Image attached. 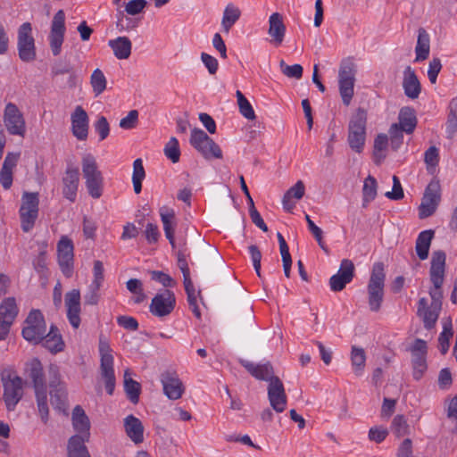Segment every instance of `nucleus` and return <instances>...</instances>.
<instances>
[{
	"label": "nucleus",
	"mask_w": 457,
	"mask_h": 457,
	"mask_svg": "<svg viewBox=\"0 0 457 457\" xmlns=\"http://www.w3.org/2000/svg\"><path fill=\"white\" fill-rule=\"evenodd\" d=\"M25 372L33 384L37 410L43 423L46 424L49 418L47 403V386L42 362L33 358L26 362Z\"/></svg>",
	"instance_id": "1"
},
{
	"label": "nucleus",
	"mask_w": 457,
	"mask_h": 457,
	"mask_svg": "<svg viewBox=\"0 0 457 457\" xmlns=\"http://www.w3.org/2000/svg\"><path fill=\"white\" fill-rule=\"evenodd\" d=\"M1 378L4 387L3 398L8 411H14L23 397V380L13 369L7 368L2 370Z\"/></svg>",
	"instance_id": "2"
},
{
	"label": "nucleus",
	"mask_w": 457,
	"mask_h": 457,
	"mask_svg": "<svg viewBox=\"0 0 457 457\" xmlns=\"http://www.w3.org/2000/svg\"><path fill=\"white\" fill-rule=\"evenodd\" d=\"M81 165L88 195L95 199L100 198L104 190V177L96 158L91 154H85L82 157Z\"/></svg>",
	"instance_id": "3"
},
{
	"label": "nucleus",
	"mask_w": 457,
	"mask_h": 457,
	"mask_svg": "<svg viewBox=\"0 0 457 457\" xmlns=\"http://www.w3.org/2000/svg\"><path fill=\"white\" fill-rule=\"evenodd\" d=\"M385 266L383 262H375L367 286L368 303L371 312H378L384 300Z\"/></svg>",
	"instance_id": "4"
},
{
	"label": "nucleus",
	"mask_w": 457,
	"mask_h": 457,
	"mask_svg": "<svg viewBox=\"0 0 457 457\" xmlns=\"http://www.w3.org/2000/svg\"><path fill=\"white\" fill-rule=\"evenodd\" d=\"M446 255L444 251L438 250L433 253L431 258V266L429 270L430 280L433 287L429 290L430 297L433 301L432 305L441 302L443 297L442 286L445 280Z\"/></svg>",
	"instance_id": "5"
},
{
	"label": "nucleus",
	"mask_w": 457,
	"mask_h": 457,
	"mask_svg": "<svg viewBox=\"0 0 457 457\" xmlns=\"http://www.w3.org/2000/svg\"><path fill=\"white\" fill-rule=\"evenodd\" d=\"M112 350L103 335L99 337L100 371L108 395H112L115 388Z\"/></svg>",
	"instance_id": "6"
},
{
	"label": "nucleus",
	"mask_w": 457,
	"mask_h": 457,
	"mask_svg": "<svg viewBox=\"0 0 457 457\" xmlns=\"http://www.w3.org/2000/svg\"><path fill=\"white\" fill-rule=\"evenodd\" d=\"M367 114L362 109H358L351 118L348 128V144L356 153L362 152L366 139Z\"/></svg>",
	"instance_id": "7"
},
{
	"label": "nucleus",
	"mask_w": 457,
	"mask_h": 457,
	"mask_svg": "<svg viewBox=\"0 0 457 457\" xmlns=\"http://www.w3.org/2000/svg\"><path fill=\"white\" fill-rule=\"evenodd\" d=\"M19 210L21 227L24 232H29L38 216L39 198L37 193L24 192Z\"/></svg>",
	"instance_id": "8"
},
{
	"label": "nucleus",
	"mask_w": 457,
	"mask_h": 457,
	"mask_svg": "<svg viewBox=\"0 0 457 457\" xmlns=\"http://www.w3.org/2000/svg\"><path fill=\"white\" fill-rule=\"evenodd\" d=\"M189 142L207 160L222 158V151L219 145L200 129H192Z\"/></svg>",
	"instance_id": "9"
},
{
	"label": "nucleus",
	"mask_w": 457,
	"mask_h": 457,
	"mask_svg": "<svg viewBox=\"0 0 457 457\" xmlns=\"http://www.w3.org/2000/svg\"><path fill=\"white\" fill-rule=\"evenodd\" d=\"M46 332V324L44 315L39 310H32L26 320L25 326L22 328V337L25 340L34 345L41 342L43 336Z\"/></svg>",
	"instance_id": "10"
},
{
	"label": "nucleus",
	"mask_w": 457,
	"mask_h": 457,
	"mask_svg": "<svg viewBox=\"0 0 457 457\" xmlns=\"http://www.w3.org/2000/svg\"><path fill=\"white\" fill-rule=\"evenodd\" d=\"M18 54L22 62H29L36 59L35 40L29 22L22 23L18 29Z\"/></svg>",
	"instance_id": "11"
},
{
	"label": "nucleus",
	"mask_w": 457,
	"mask_h": 457,
	"mask_svg": "<svg viewBox=\"0 0 457 457\" xmlns=\"http://www.w3.org/2000/svg\"><path fill=\"white\" fill-rule=\"evenodd\" d=\"M441 201V187L438 180H431L427 186L419 207L420 219L432 216Z\"/></svg>",
	"instance_id": "12"
},
{
	"label": "nucleus",
	"mask_w": 457,
	"mask_h": 457,
	"mask_svg": "<svg viewBox=\"0 0 457 457\" xmlns=\"http://www.w3.org/2000/svg\"><path fill=\"white\" fill-rule=\"evenodd\" d=\"M4 123L10 135L24 137L26 122L22 112L13 103H8L4 111Z\"/></svg>",
	"instance_id": "13"
},
{
	"label": "nucleus",
	"mask_w": 457,
	"mask_h": 457,
	"mask_svg": "<svg viewBox=\"0 0 457 457\" xmlns=\"http://www.w3.org/2000/svg\"><path fill=\"white\" fill-rule=\"evenodd\" d=\"M65 31V13L62 10H59L53 18L48 36L50 48L54 56H58L62 52Z\"/></svg>",
	"instance_id": "14"
},
{
	"label": "nucleus",
	"mask_w": 457,
	"mask_h": 457,
	"mask_svg": "<svg viewBox=\"0 0 457 457\" xmlns=\"http://www.w3.org/2000/svg\"><path fill=\"white\" fill-rule=\"evenodd\" d=\"M411 354L412 376L415 380H420L426 372L428 346L423 339H415L410 347Z\"/></svg>",
	"instance_id": "15"
},
{
	"label": "nucleus",
	"mask_w": 457,
	"mask_h": 457,
	"mask_svg": "<svg viewBox=\"0 0 457 457\" xmlns=\"http://www.w3.org/2000/svg\"><path fill=\"white\" fill-rule=\"evenodd\" d=\"M175 306V294L169 289H165L154 295L151 301L149 311L154 316L163 318L170 315Z\"/></svg>",
	"instance_id": "16"
},
{
	"label": "nucleus",
	"mask_w": 457,
	"mask_h": 457,
	"mask_svg": "<svg viewBox=\"0 0 457 457\" xmlns=\"http://www.w3.org/2000/svg\"><path fill=\"white\" fill-rule=\"evenodd\" d=\"M74 246L72 241L62 237L57 244L58 263L63 275L71 277L73 272Z\"/></svg>",
	"instance_id": "17"
},
{
	"label": "nucleus",
	"mask_w": 457,
	"mask_h": 457,
	"mask_svg": "<svg viewBox=\"0 0 457 457\" xmlns=\"http://www.w3.org/2000/svg\"><path fill=\"white\" fill-rule=\"evenodd\" d=\"M160 380L162 385L163 394L170 400H178L182 397L185 386L176 371H163L161 374Z\"/></svg>",
	"instance_id": "18"
},
{
	"label": "nucleus",
	"mask_w": 457,
	"mask_h": 457,
	"mask_svg": "<svg viewBox=\"0 0 457 457\" xmlns=\"http://www.w3.org/2000/svg\"><path fill=\"white\" fill-rule=\"evenodd\" d=\"M18 307L13 297L5 298L0 304V340L4 339L13 323L17 314Z\"/></svg>",
	"instance_id": "19"
},
{
	"label": "nucleus",
	"mask_w": 457,
	"mask_h": 457,
	"mask_svg": "<svg viewBox=\"0 0 457 457\" xmlns=\"http://www.w3.org/2000/svg\"><path fill=\"white\" fill-rule=\"evenodd\" d=\"M354 277V265L349 259L341 262L338 271L329 278V287L333 292L342 291Z\"/></svg>",
	"instance_id": "20"
},
{
	"label": "nucleus",
	"mask_w": 457,
	"mask_h": 457,
	"mask_svg": "<svg viewBox=\"0 0 457 457\" xmlns=\"http://www.w3.org/2000/svg\"><path fill=\"white\" fill-rule=\"evenodd\" d=\"M268 399L272 409L280 413L287 408V397L279 378H274L268 385Z\"/></svg>",
	"instance_id": "21"
},
{
	"label": "nucleus",
	"mask_w": 457,
	"mask_h": 457,
	"mask_svg": "<svg viewBox=\"0 0 457 457\" xmlns=\"http://www.w3.org/2000/svg\"><path fill=\"white\" fill-rule=\"evenodd\" d=\"M62 195L68 201L74 203L79 185V171L75 166H68L62 178Z\"/></svg>",
	"instance_id": "22"
},
{
	"label": "nucleus",
	"mask_w": 457,
	"mask_h": 457,
	"mask_svg": "<svg viewBox=\"0 0 457 457\" xmlns=\"http://www.w3.org/2000/svg\"><path fill=\"white\" fill-rule=\"evenodd\" d=\"M354 74L350 66H342L338 72L339 93L343 104L348 106L353 96Z\"/></svg>",
	"instance_id": "23"
},
{
	"label": "nucleus",
	"mask_w": 457,
	"mask_h": 457,
	"mask_svg": "<svg viewBox=\"0 0 457 457\" xmlns=\"http://www.w3.org/2000/svg\"><path fill=\"white\" fill-rule=\"evenodd\" d=\"M80 292L79 289H72L65 295V307L67 319L74 328L80 325Z\"/></svg>",
	"instance_id": "24"
},
{
	"label": "nucleus",
	"mask_w": 457,
	"mask_h": 457,
	"mask_svg": "<svg viewBox=\"0 0 457 457\" xmlns=\"http://www.w3.org/2000/svg\"><path fill=\"white\" fill-rule=\"evenodd\" d=\"M71 131L73 136L84 141L88 136L89 118L82 106L78 105L71 115Z\"/></svg>",
	"instance_id": "25"
},
{
	"label": "nucleus",
	"mask_w": 457,
	"mask_h": 457,
	"mask_svg": "<svg viewBox=\"0 0 457 457\" xmlns=\"http://www.w3.org/2000/svg\"><path fill=\"white\" fill-rule=\"evenodd\" d=\"M72 426L78 433L73 436H79L83 440H89L90 437V421L83 408L79 405L75 406L72 411Z\"/></svg>",
	"instance_id": "26"
},
{
	"label": "nucleus",
	"mask_w": 457,
	"mask_h": 457,
	"mask_svg": "<svg viewBox=\"0 0 457 457\" xmlns=\"http://www.w3.org/2000/svg\"><path fill=\"white\" fill-rule=\"evenodd\" d=\"M439 310L440 305L428 306V300L424 297L419 300L417 315L422 320L427 329H431L435 327L438 319Z\"/></svg>",
	"instance_id": "27"
},
{
	"label": "nucleus",
	"mask_w": 457,
	"mask_h": 457,
	"mask_svg": "<svg viewBox=\"0 0 457 457\" xmlns=\"http://www.w3.org/2000/svg\"><path fill=\"white\" fill-rule=\"evenodd\" d=\"M159 214L163 225L165 237L169 240L171 247L175 248L176 245L174 235L175 228L177 226L175 219V211L167 205H163L159 209Z\"/></svg>",
	"instance_id": "28"
},
{
	"label": "nucleus",
	"mask_w": 457,
	"mask_h": 457,
	"mask_svg": "<svg viewBox=\"0 0 457 457\" xmlns=\"http://www.w3.org/2000/svg\"><path fill=\"white\" fill-rule=\"evenodd\" d=\"M240 363L253 377L259 380L270 383L274 378H277L274 376L273 367L270 362L255 364L249 361L241 360Z\"/></svg>",
	"instance_id": "29"
},
{
	"label": "nucleus",
	"mask_w": 457,
	"mask_h": 457,
	"mask_svg": "<svg viewBox=\"0 0 457 457\" xmlns=\"http://www.w3.org/2000/svg\"><path fill=\"white\" fill-rule=\"evenodd\" d=\"M270 43L278 46L284 41L286 35V26L283 22L282 15L278 12H273L269 18V30Z\"/></svg>",
	"instance_id": "30"
},
{
	"label": "nucleus",
	"mask_w": 457,
	"mask_h": 457,
	"mask_svg": "<svg viewBox=\"0 0 457 457\" xmlns=\"http://www.w3.org/2000/svg\"><path fill=\"white\" fill-rule=\"evenodd\" d=\"M403 87L405 96L411 99L418 98L420 94V83L415 74V71L410 66H407L404 70Z\"/></svg>",
	"instance_id": "31"
},
{
	"label": "nucleus",
	"mask_w": 457,
	"mask_h": 457,
	"mask_svg": "<svg viewBox=\"0 0 457 457\" xmlns=\"http://www.w3.org/2000/svg\"><path fill=\"white\" fill-rule=\"evenodd\" d=\"M124 428L127 436L135 444L144 441V427L141 420L134 415H129L124 419Z\"/></svg>",
	"instance_id": "32"
},
{
	"label": "nucleus",
	"mask_w": 457,
	"mask_h": 457,
	"mask_svg": "<svg viewBox=\"0 0 457 457\" xmlns=\"http://www.w3.org/2000/svg\"><path fill=\"white\" fill-rule=\"evenodd\" d=\"M41 342L44 347L52 353H60L64 349V342L54 325H52L50 331L43 336Z\"/></svg>",
	"instance_id": "33"
},
{
	"label": "nucleus",
	"mask_w": 457,
	"mask_h": 457,
	"mask_svg": "<svg viewBox=\"0 0 457 457\" xmlns=\"http://www.w3.org/2000/svg\"><path fill=\"white\" fill-rule=\"evenodd\" d=\"M430 52V37L425 29L420 28L418 30V39L415 47V62H422L428 58Z\"/></svg>",
	"instance_id": "34"
},
{
	"label": "nucleus",
	"mask_w": 457,
	"mask_h": 457,
	"mask_svg": "<svg viewBox=\"0 0 457 457\" xmlns=\"http://www.w3.org/2000/svg\"><path fill=\"white\" fill-rule=\"evenodd\" d=\"M435 232L432 229L421 231L416 239L415 250L418 257L424 261L428 256V252Z\"/></svg>",
	"instance_id": "35"
},
{
	"label": "nucleus",
	"mask_w": 457,
	"mask_h": 457,
	"mask_svg": "<svg viewBox=\"0 0 457 457\" xmlns=\"http://www.w3.org/2000/svg\"><path fill=\"white\" fill-rule=\"evenodd\" d=\"M109 46L112 49L116 58L120 60L128 59L131 54L132 44L129 37H119L110 40Z\"/></svg>",
	"instance_id": "36"
},
{
	"label": "nucleus",
	"mask_w": 457,
	"mask_h": 457,
	"mask_svg": "<svg viewBox=\"0 0 457 457\" xmlns=\"http://www.w3.org/2000/svg\"><path fill=\"white\" fill-rule=\"evenodd\" d=\"M305 192V187L302 180H298L292 187H290L284 195L282 204L287 212H291L295 207L292 198L300 200Z\"/></svg>",
	"instance_id": "37"
},
{
	"label": "nucleus",
	"mask_w": 457,
	"mask_h": 457,
	"mask_svg": "<svg viewBox=\"0 0 457 457\" xmlns=\"http://www.w3.org/2000/svg\"><path fill=\"white\" fill-rule=\"evenodd\" d=\"M399 128L404 130L407 134H411L416 128L417 125V118L415 115V112L411 107H403L400 110L399 112Z\"/></svg>",
	"instance_id": "38"
},
{
	"label": "nucleus",
	"mask_w": 457,
	"mask_h": 457,
	"mask_svg": "<svg viewBox=\"0 0 457 457\" xmlns=\"http://www.w3.org/2000/svg\"><path fill=\"white\" fill-rule=\"evenodd\" d=\"M240 16V9L232 3L228 4L223 11V16L221 20V26L223 30L226 33H228L230 29L239 20Z\"/></svg>",
	"instance_id": "39"
},
{
	"label": "nucleus",
	"mask_w": 457,
	"mask_h": 457,
	"mask_svg": "<svg viewBox=\"0 0 457 457\" xmlns=\"http://www.w3.org/2000/svg\"><path fill=\"white\" fill-rule=\"evenodd\" d=\"M88 440H83L79 436H71L68 441V457H90L85 443Z\"/></svg>",
	"instance_id": "40"
},
{
	"label": "nucleus",
	"mask_w": 457,
	"mask_h": 457,
	"mask_svg": "<svg viewBox=\"0 0 457 457\" xmlns=\"http://www.w3.org/2000/svg\"><path fill=\"white\" fill-rule=\"evenodd\" d=\"M378 194V183L376 179L369 175L363 182L362 187V207L367 208L370 202H372Z\"/></svg>",
	"instance_id": "41"
},
{
	"label": "nucleus",
	"mask_w": 457,
	"mask_h": 457,
	"mask_svg": "<svg viewBox=\"0 0 457 457\" xmlns=\"http://www.w3.org/2000/svg\"><path fill=\"white\" fill-rule=\"evenodd\" d=\"M351 361L353 372L356 376H361L365 367L366 355L362 348L353 346Z\"/></svg>",
	"instance_id": "42"
},
{
	"label": "nucleus",
	"mask_w": 457,
	"mask_h": 457,
	"mask_svg": "<svg viewBox=\"0 0 457 457\" xmlns=\"http://www.w3.org/2000/svg\"><path fill=\"white\" fill-rule=\"evenodd\" d=\"M124 389L129 401L137 403L139 400L141 386L138 382L129 378V370H126L124 374Z\"/></svg>",
	"instance_id": "43"
},
{
	"label": "nucleus",
	"mask_w": 457,
	"mask_h": 457,
	"mask_svg": "<svg viewBox=\"0 0 457 457\" xmlns=\"http://www.w3.org/2000/svg\"><path fill=\"white\" fill-rule=\"evenodd\" d=\"M51 403L59 411H64L67 403L66 386L52 388L50 390Z\"/></svg>",
	"instance_id": "44"
},
{
	"label": "nucleus",
	"mask_w": 457,
	"mask_h": 457,
	"mask_svg": "<svg viewBox=\"0 0 457 457\" xmlns=\"http://www.w3.org/2000/svg\"><path fill=\"white\" fill-rule=\"evenodd\" d=\"M90 84L95 95H101L106 88V78L100 69H96L90 77Z\"/></svg>",
	"instance_id": "45"
},
{
	"label": "nucleus",
	"mask_w": 457,
	"mask_h": 457,
	"mask_svg": "<svg viewBox=\"0 0 457 457\" xmlns=\"http://www.w3.org/2000/svg\"><path fill=\"white\" fill-rule=\"evenodd\" d=\"M237 98V104L239 107L240 113L247 120H254L255 113L250 102L245 98L240 90L236 92Z\"/></svg>",
	"instance_id": "46"
},
{
	"label": "nucleus",
	"mask_w": 457,
	"mask_h": 457,
	"mask_svg": "<svg viewBox=\"0 0 457 457\" xmlns=\"http://www.w3.org/2000/svg\"><path fill=\"white\" fill-rule=\"evenodd\" d=\"M388 145V137L386 134H379L374 140V150L373 154L375 158L376 163H380V162L385 158V154H383V151L386 150Z\"/></svg>",
	"instance_id": "47"
},
{
	"label": "nucleus",
	"mask_w": 457,
	"mask_h": 457,
	"mask_svg": "<svg viewBox=\"0 0 457 457\" xmlns=\"http://www.w3.org/2000/svg\"><path fill=\"white\" fill-rule=\"evenodd\" d=\"M165 156L170 159L173 163L179 161L180 150L179 141L176 137H172L165 145L163 149Z\"/></svg>",
	"instance_id": "48"
},
{
	"label": "nucleus",
	"mask_w": 457,
	"mask_h": 457,
	"mask_svg": "<svg viewBox=\"0 0 457 457\" xmlns=\"http://www.w3.org/2000/svg\"><path fill=\"white\" fill-rule=\"evenodd\" d=\"M305 220L308 224V228L316 239L318 245L320 246L322 250H324L326 253L328 252V249L327 245H325L323 241V231L320 228H319L310 218L308 214L305 215Z\"/></svg>",
	"instance_id": "49"
},
{
	"label": "nucleus",
	"mask_w": 457,
	"mask_h": 457,
	"mask_svg": "<svg viewBox=\"0 0 457 457\" xmlns=\"http://www.w3.org/2000/svg\"><path fill=\"white\" fill-rule=\"evenodd\" d=\"M281 72L287 78L300 79L303 76V67L300 64L287 65L283 60L279 62Z\"/></svg>",
	"instance_id": "50"
},
{
	"label": "nucleus",
	"mask_w": 457,
	"mask_h": 457,
	"mask_svg": "<svg viewBox=\"0 0 457 457\" xmlns=\"http://www.w3.org/2000/svg\"><path fill=\"white\" fill-rule=\"evenodd\" d=\"M403 129L399 128V125L397 123H394L391 125L389 129V136H390V143L391 147L394 150H397L400 145L403 144Z\"/></svg>",
	"instance_id": "51"
},
{
	"label": "nucleus",
	"mask_w": 457,
	"mask_h": 457,
	"mask_svg": "<svg viewBox=\"0 0 457 457\" xmlns=\"http://www.w3.org/2000/svg\"><path fill=\"white\" fill-rule=\"evenodd\" d=\"M48 378H49V386L51 389L65 386V383L62 380L60 369L56 364L49 365Z\"/></svg>",
	"instance_id": "52"
},
{
	"label": "nucleus",
	"mask_w": 457,
	"mask_h": 457,
	"mask_svg": "<svg viewBox=\"0 0 457 457\" xmlns=\"http://www.w3.org/2000/svg\"><path fill=\"white\" fill-rule=\"evenodd\" d=\"M95 131L99 136V140H104L110 133V125L104 116H99L97 120L94 123Z\"/></svg>",
	"instance_id": "53"
},
{
	"label": "nucleus",
	"mask_w": 457,
	"mask_h": 457,
	"mask_svg": "<svg viewBox=\"0 0 457 457\" xmlns=\"http://www.w3.org/2000/svg\"><path fill=\"white\" fill-rule=\"evenodd\" d=\"M137 25L138 21L137 20L125 16L122 12H119L116 26L120 31L133 29Z\"/></svg>",
	"instance_id": "54"
},
{
	"label": "nucleus",
	"mask_w": 457,
	"mask_h": 457,
	"mask_svg": "<svg viewBox=\"0 0 457 457\" xmlns=\"http://www.w3.org/2000/svg\"><path fill=\"white\" fill-rule=\"evenodd\" d=\"M189 253L186 248L179 249L177 252V264L183 276L189 275L190 270L187 262Z\"/></svg>",
	"instance_id": "55"
},
{
	"label": "nucleus",
	"mask_w": 457,
	"mask_h": 457,
	"mask_svg": "<svg viewBox=\"0 0 457 457\" xmlns=\"http://www.w3.org/2000/svg\"><path fill=\"white\" fill-rule=\"evenodd\" d=\"M394 433L398 436H403L408 433V425L403 415H396L392 422Z\"/></svg>",
	"instance_id": "56"
},
{
	"label": "nucleus",
	"mask_w": 457,
	"mask_h": 457,
	"mask_svg": "<svg viewBox=\"0 0 457 457\" xmlns=\"http://www.w3.org/2000/svg\"><path fill=\"white\" fill-rule=\"evenodd\" d=\"M452 337H453V330H452L451 325L449 327L445 325L444 329L438 337L440 352L443 354L447 353L449 346H450L449 340Z\"/></svg>",
	"instance_id": "57"
},
{
	"label": "nucleus",
	"mask_w": 457,
	"mask_h": 457,
	"mask_svg": "<svg viewBox=\"0 0 457 457\" xmlns=\"http://www.w3.org/2000/svg\"><path fill=\"white\" fill-rule=\"evenodd\" d=\"M248 251L251 255V260L254 268V270L259 278L261 275V261H262V253L257 245H251L248 246Z\"/></svg>",
	"instance_id": "58"
},
{
	"label": "nucleus",
	"mask_w": 457,
	"mask_h": 457,
	"mask_svg": "<svg viewBox=\"0 0 457 457\" xmlns=\"http://www.w3.org/2000/svg\"><path fill=\"white\" fill-rule=\"evenodd\" d=\"M151 278L153 280L161 283L164 287H173L176 285V281L169 274L162 271H152Z\"/></svg>",
	"instance_id": "59"
},
{
	"label": "nucleus",
	"mask_w": 457,
	"mask_h": 457,
	"mask_svg": "<svg viewBox=\"0 0 457 457\" xmlns=\"http://www.w3.org/2000/svg\"><path fill=\"white\" fill-rule=\"evenodd\" d=\"M104 265L101 261H95L94 262V268H93V275L94 279L91 283L92 286L95 287H101L103 282H104Z\"/></svg>",
	"instance_id": "60"
},
{
	"label": "nucleus",
	"mask_w": 457,
	"mask_h": 457,
	"mask_svg": "<svg viewBox=\"0 0 457 457\" xmlns=\"http://www.w3.org/2000/svg\"><path fill=\"white\" fill-rule=\"evenodd\" d=\"M442 69V63L439 58H433L428 65V77L432 84H435L437 76Z\"/></svg>",
	"instance_id": "61"
},
{
	"label": "nucleus",
	"mask_w": 457,
	"mask_h": 457,
	"mask_svg": "<svg viewBox=\"0 0 457 457\" xmlns=\"http://www.w3.org/2000/svg\"><path fill=\"white\" fill-rule=\"evenodd\" d=\"M138 119L137 110L130 111L128 115L120 120V127L123 129H131L136 127Z\"/></svg>",
	"instance_id": "62"
},
{
	"label": "nucleus",
	"mask_w": 457,
	"mask_h": 457,
	"mask_svg": "<svg viewBox=\"0 0 457 457\" xmlns=\"http://www.w3.org/2000/svg\"><path fill=\"white\" fill-rule=\"evenodd\" d=\"M145 235L149 244H155L158 242L161 233L156 224L147 223L145 229Z\"/></svg>",
	"instance_id": "63"
},
{
	"label": "nucleus",
	"mask_w": 457,
	"mask_h": 457,
	"mask_svg": "<svg viewBox=\"0 0 457 457\" xmlns=\"http://www.w3.org/2000/svg\"><path fill=\"white\" fill-rule=\"evenodd\" d=\"M145 0H131L125 7V11L129 15H137L140 13L146 6Z\"/></svg>",
	"instance_id": "64"
}]
</instances>
